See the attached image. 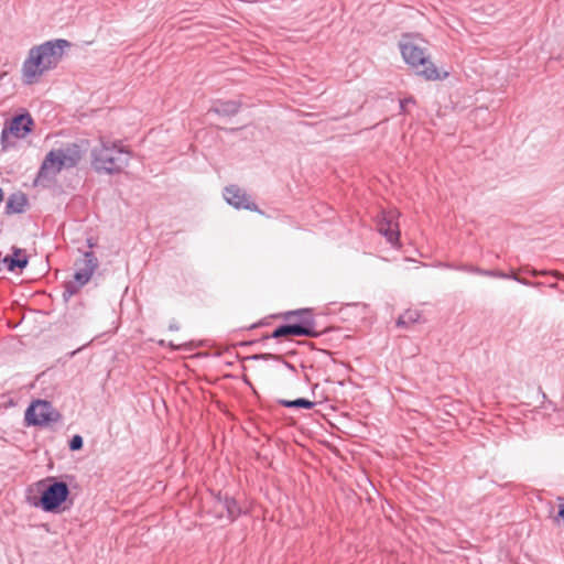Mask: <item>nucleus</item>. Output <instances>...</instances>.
I'll use <instances>...</instances> for the list:
<instances>
[{"mask_svg":"<svg viewBox=\"0 0 564 564\" xmlns=\"http://www.w3.org/2000/svg\"><path fill=\"white\" fill-rule=\"evenodd\" d=\"M240 104L235 100L221 102L216 107V112L226 116H234L239 111Z\"/></svg>","mask_w":564,"mask_h":564,"instance_id":"nucleus-15","label":"nucleus"},{"mask_svg":"<svg viewBox=\"0 0 564 564\" xmlns=\"http://www.w3.org/2000/svg\"><path fill=\"white\" fill-rule=\"evenodd\" d=\"M68 495L69 490L65 482L54 481L42 491L40 506L46 512H58Z\"/></svg>","mask_w":564,"mask_h":564,"instance_id":"nucleus-7","label":"nucleus"},{"mask_svg":"<svg viewBox=\"0 0 564 564\" xmlns=\"http://www.w3.org/2000/svg\"><path fill=\"white\" fill-rule=\"evenodd\" d=\"M280 403L286 408H305L312 409L314 406V402L306 399H296L293 401L281 400Z\"/></svg>","mask_w":564,"mask_h":564,"instance_id":"nucleus-16","label":"nucleus"},{"mask_svg":"<svg viewBox=\"0 0 564 564\" xmlns=\"http://www.w3.org/2000/svg\"><path fill=\"white\" fill-rule=\"evenodd\" d=\"M69 447L72 451H78L83 447V438L79 435L73 436L69 442Z\"/></svg>","mask_w":564,"mask_h":564,"instance_id":"nucleus-20","label":"nucleus"},{"mask_svg":"<svg viewBox=\"0 0 564 564\" xmlns=\"http://www.w3.org/2000/svg\"><path fill=\"white\" fill-rule=\"evenodd\" d=\"M415 70L417 76L427 82H442L449 76V72L436 65L430 53L422 58L421 63H417V69Z\"/></svg>","mask_w":564,"mask_h":564,"instance_id":"nucleus-8","label":"nucleus"},{"mask_svg":"<svg viewBox=\"0 0 564 564\" xmlns=\"http://www.w3.org/2000/svg\"><path fill=\"white\" fill-rule=\"evenodd\" d=\"M317 333L314 332L308 326L303 325H291V336H316Z\"/></svg>","mask_w":564,"mask_h":564,"instance_id":"nucleus-17","label":"nucleus"},{"mask_svg":"<svg viewBox=\"0 0 564 564\" xmlns=\"http://www.w3.org/2000/svg\"><path fill=\"white\" fill-rule=\"evenodd\" d=\"M224 196L226 202L236 208H245L259 212L257 206L250 200L246 193L237 186L232 185L226 187Z\"/></svg>","mask_w":564,"mask_h":564,"instance_id":"nucleus-11","label":"nucleus"},{"mask_svg":"<svg viewBox=\"0 0 564 564\" xmlns=\"http://www.w3.org/2000/svg\"><path fill=\"white\" fill-rule=\"evenodd\" d=\"M415 100L413 97H409V98H404L400 101V108L403 112L406 111V106H409V104H414Z\"/></svg>","mask_w":564,"mask_h":564,"instance_id":"nucleus-21","label":"nucleus"},{"mask_svg":"<svg viewBox=\"0 0 564 564\" xmlns=\"http://www.w3.org/2000/svg\"><path fill=\"white\" fill-rule=\"evenodd\" d=\"M28 198L25 194L17 192L9 196L6 204V210L7 214H20L25 210Z\"/></svg>","mask_w":564,"mask_h":564,"instance_id":"nucleus-13","label":"nucleus"},{"mask_svg":"<svg viewBox=\"0 0 564 564\" xmlns=\"http://www.w3.org/2000/svg\"><path fill=\"white\" fill-rule=\"evenodd\" d=\"M419 318V314L416 312L409 311L404 313L400 318L398 319V325H406L409 323H414Z\"/></svg>","mask_w":564,"mask_h":564,"instance_id":"nucleus-18","label":"nucleus"},{"mask_svg":"<svg viewBox=\"0 0 564 564\" xmlns=\"http://www.w3.org/2000/svg\"><path fill=\"white\" fill-rule=\"evenodd\" d=\"M552 275H554V276H556V278H558V279H563V280H564V274H562V273H561V272H558V271H553V272H552Z\"/></svg>","mask_w":564,"mask_h":564,"instance_id":"nucleus-22","label":"nucleus"},{"mask_svg":"<svg viewBox=\"0 0 564 564\" xmlns=\"http://www.w3.org/2000/svg\"><path fill=\"white\" fill-rule=\"evenodd\" d=\"M93 166L108 174H118L129 165L131 152L117 142L101 140L93 152Z\"/></svg>","mask_w":564,"mask_h":564,"instance_id":"nucleus-2","label":"nucleus"},{"mask_svg":"<svg viewBox=\"0 0 564 564\" xmlns=\"http://www.w3.org/2000/svg\"><path fill=\"white\" fill-rule=\"evenodd\" d=\"M9 271L18 269H24L28 265V258L23 254L21 249H14L12 256H7L3 259Z\"/></svg>","mask_w":564,"mask_h":564,"instance_id":"nucleus-14","label":"nucleus"},{"mask_svg":"<svg viewBox=\"0 0 564 564\" xmlns=\"http://www.w3.org/2000/svg\"><path fill=\"white\" fill-rule=\"evenodd\" d=\"M80 159L82 154L76 144L50 151L42 163L35 182L42 184L44 181L53 180L64 169L77 165Z\"/></svg>","mask_w":564,"mask_h":564,"instance_id":"nucleus-3","label":"nucleus"},{"mask_svg":"<svg viewBox=\"0 0 564 564\" xmlns=\"http://www.w3.org/2000/svg\"><path fill=\"white\" fill-rule=\"evenodd\" d=\"M240 512V507L235 499L228 496L223 497L220 495L215 498L213 513L216 518H227L230 521H234Z\"/></svg>","mask_w":564,"mask_h":564,"instance_id":"nucleus-9","label":"nucleus"},{"mask_svg":"<svg viewBox=\"0 0 564 564\" xmlns=\"http://www.w3.org/2000/svg\"><path fill=\"white\" fill-rule=\"evenodd\" d=\"M2 199H3V192H2V189L0 188V203L2 202Z\"/></svg>","mask_w":564,"mask_h":564,"instance_id":"nucleus-23","label":"nucleus"},{"mask_svg":"<svg viewBox=\"0 0 564 564\" xmlns=\"http://www.w3.org/2000/svg\"><path fill=\"white\" fill-rule=\"evenodd\" d=\"M61 415L52 404L44 400H35L26 409L24 422L28 426H47L59 420Z\"/></svg>","mask_w":564,"mask_h":564,"instance_id":"nucleus-5","label":"nucleus"},{"mask_svg":"<svg viewBox=\"0 0 564 564\" xmlns=\"http://www.w3.org/2000/svg\"><path fill=\"white\" fill-rule=\"evenodd\" d=\"M272 338L291 337V325L278 327L271 335Z\"/></svg>","mask_w":564,"mask_h":564,"instance_id":"nucleus-19","label":"nucleus"},{"mask_svg":"<svg viewBox=\"0 0 564 564\" xmlns=\"http://www.w3.org/2000/svg\"><path fill=\"white\" fill-rule=\"evenodd\" d=\"M399 214L397 212L384 213L378 223V230L387 240L397 245L400 238L399 224L397 221Z\"/></svg>","mask_w":564,"mask_h":564,"instance_id":"nucleus-10","label":"nucleus"},{"mask_svg":"<svg viewBox=\"0 0 564 564\" xmlns=\"http://www.w3.org/2000/svg\"><path fill=\"white\" fill-rule=\"evenodd\" d=\"M398 47L403 62L412 69H417V63L430 53L429 42L420 33L402 34Z\"/></svg>","mask_w":564,"mask_h":564,"instance_id":"nucleus-4","label":"nucleus"},{"mask_svg":"<svg viewBox=\"0 0 564 564\" xmlns=\"http://www.w3.org/2000/svg\"><path fill=\"white\" fill-rule=\"evenodd\" d=\"M95 268H96V259L94 258L91 252H86L85 260L83 262V267L79 268L74 275L76 282L80 286L86 284L90 280V278L95 271Z\"/></svg>","mask_w":564,"mask_h":564,"instance_id":"nucleus-12","label":"nucleus"},{"mask_svg":"<svg viewBox=\"0 0 564 564\" xmlns=\"http://www.w3.org/2000/svg\"><path fill=\"white\" fill-rule=\"evenodd\" d=\"M70 46L66 40L47 41L30 50L22 66V78L28 85L36 83L46 72L55 68Z\"/></svg>","mask_w":564,"mask_h":564,"instance_id":"nucleus-1","label":"nucleus"},{"mask_svg":"<svg viewBox=\"0 0 564 564\" xmlns=\"http://www.w3.org/2000/svg\"><path fill=\"white\" fill-rule=\"evenodd\" d=\"M34 121L29 113L19 115L11 119L2 131V145L4 149L13 147L15 141L25 138L33 129Z\"/></svg>","mask_w":564,"mask_h":564,"instance_id":"nucleus-6","label":"nucleus"}]
</instances>
